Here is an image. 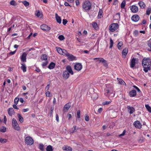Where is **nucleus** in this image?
Segmentation results:
<instances>
[{
  "mask_svg": "<svg viewBox=\"0 0 151 151\" xmlns=\"http://www.w3.org/2000/svg\"><path fill=\"white\" fill-rule=\"evenodd\" d=\"M133 87L134 88H135L137 91L139 93V95L141 94V91H140V89L138 88V87L134 85L133 86Z\"/></svg>",
  "mask_w": 151,
  "mask_h": 151,
  "instance_id": "37998d69",
  "label": "nucleus"
},
{
  "mask_svg": "<svg viewBox=\"0 0 151 151\" xmlns=\"http://www.w3.org/2000/svg\"><path fill=\"white\" fill-rule=\"evenodd\" d=\"M117 79L118 81H119V83L123 85L124 83L125 84L124 81L122 79L117 78Z\"/></svg>",
  "mask_w": 151,
  "mask_h": 151,
  "instance_id": "58836bf2",
  "label": "nucleus"
},
{
  "mask_svg": "<svg viewBox=\"0 0 151 151\" xmlns=\"http://www.w3.org/2000/svg\"><path fill=\"white\" fill-rule=\"evenodd\" d=\"M63 149L65 151H72V149L71 147L67 146L63 147Z\"/></svg>",
  "mask_w": 151,
  "mask_h": 151,
  "instance_id": "b1692460",
  "label": "nucleus"
},
{
  "mask_svg": "<svg viewBox=\"0 0 151 151\" xmlns=\"http://www.w3.org/2000/svg\"><path fill=\"white\" fill-rule=\"evenodd\" d=\"M22 3L25 6H27L29 5V3L26 1H23Z\"/></svg>",
  "mask_w": 151,
  "mask_h": 151,
  "instance_id": "de8ad7c7",
  "label": "nucleus"
},
{
  "mask_svg": "<svg viewBox=\"0 0 151 151\" xmlns=\"http://www.w3.org/2000/svg\"><path fill=\"white\" fill-rule=\"evenodd\" d=\"M55 66V63L53 62H51L48 66V68L50 69H52L54 68Z\"/></svg>",
  "mask_w": 151,
  "mask_h": 151,
  "instance_id": "bb28decb",
  "label": "nucleus"
},
{
  "mask_svg": "<svg viewBox=\"0 0 151 151\" xmlns=\"http://www.w3.org/2000/svg\"><path fill=\"white\" fill-rule=\"evenodd\" d=\"M142 65L144 68V70L147 72L151 69V59L150 58H144L142 60Z\"/></svg>",
  "mask_w": 151,
  "mask_h": 151,
  "instance_id": "f257e3e1",
  "label": "nucleus"
},
{
  "mask_svg": "<svg viewBox=\"0 0 151 151\" xmlns=\"http://www.w3.org/2000/svg\"><path fill=\"white\" fill-rule=\"evenodd\" d=\"M22 66L21 67V69L22 70L23 72H25L26 71V67L25 64H22Z\"/></svg>",
  "mask_w": 151,
  "mask_h": 151,
  "instance_id": "a878e982",
  "label": "nucleus"
},
{
  "mask_svg": "<svg viewBox=\"0 0 151 151\" xmlns=\"http://www.w3.org/2000/svg\"><path fill=\"white\" fill-rule=\"evenodd\" d=\"M47 59V56L45 54H42L41 56V59L42 60H46Z\"/></svg>",
  "mask_w": 151,
  "mask_h": 151,
  "instance_id": "7c9ffc66",
  "label": "nucleus"
},
{
  "mask_svg": "<svg viewBox=\"0 0 151 151\" xmlns=\"http://www.w3.org/2000/svg\"><path fill=\"white\" fill-rule=\"evenodd\" d=\"M92 4L89 1L84 2L82 5L83 9L85 10H88L91 9Z\"/></svg>",
  "mask_w": 151,
  "mask_h": 151,
  "instance_id": "7ed1b4c3",
  "label": "nucleus"
},
{
  "mask_svg": "<svg viewBox=\"0 0 151 151\" xmlns=\"http://www.w3.org/2000/svg\"><path fill=\"white\" fill-rule=\"evenodd\" d=\"M19 100V98L17 97L14 100V103L15 104H17Z\"/></svg>",
  "mask_w": 151,
  "mask_h": 151,
  "instance_id": "5fc2aeb1",
  "label": "nucleus"
},
{
  "mask_svg": "<svg viewBox=\"0 0 151 151\" xmlns=\"http://www.w3.org/2000/svg\"><path fill=\"white\" fill-rule=\"evenodd\" d=\"M93 60H96L97 62H99V63H103L104 65L105 66H107L106 60L103 58H95L93 59Z\"/></svg>",
  "mask_w": 151,
  "mask_h": 151,
  "instance_id": "0eeeda50",
  "label": "nucleus"
},
{
  "mask_svg": "<svg viewBox=\"0 0 151 151\" xmlns=\"http://www.w3.org/2000/svg\"><path fill=\"white\" fill-rule=\"evenodd\" d=\"M98 97L97 94L95 93H93V94L91 96V98L93 99H96Z\"/></svg>",
  "mask_w": 151,
  "mask_h": 151,
  "instance_id": "c9c22d12",
  "label": "nucleus"
},
{
  "mask_svg": "<svg viewBox=\"0 0 151 151\" xmlns=\"http://www.w3.org/2000/svg\"><path fill=\"white\" fill-rule=\"evenodd\" d=\"M56 119L57 122H58L59 121L58 115V114L56 115Z\"/></svg>",
  "mask_w": 151,
  "mask_h": 151,
  "instance_id": "338daca9",
  "label": "nucleus"
},
{
  "mask_svg": "<svg viewBox=\"0 0 151 151\" xmlns=\"http://www.w3.org/2000/svg\"><path fill=\"white\" fill-rule=\"evenodd\" d=\"M58 38L60 40H63L65 39L64 37L62 35H59Z\"/></svg>",
  "mask_w": 151,
  "mask_h": 151,
  "instance_id": "09e8293b",
  "label": "nucleus"
},
{
  "mask_svg": "<svg viewBox=\"0 0 151 151\" xmlns=\"http://www.w3.org/2000/svg\"><path fill=\"white\" fill-rule=\"evenodd\" d=\"M68 53L66 50L64 49H63L62 53H61V54L66 56Z\"/></svg>",
  "mask_w": 151,
  "mask_h": 151,
  "instance_id": "72a5a7b5",
  "label": "nucleus"
},
{
  "mask_svg": "<svg viewBox=\"0 0 151 151\" xmlns=\"http://www.w3.org/2000/svg\"><path fill=\"white\" fill-rule=\"evenodd\" d=\"M80 112L79 110H78L77 111V117L78 118H80Z\"/></svg>",
  "mask_w": 151,
  "mask_h": 151,
  "instance_id": "052dcab7",
  "label": "nucleus"
},
{
  "mask_svg": "<svg viewBox=\"0 0 151 151\" xmlns=\"http://www.w3.org/2000/svg\"><path fill=\"white\" fill-rule=\"evenodd\" d=\"M14 113V111L13 109L12 108H10L8 110V114L10 116L13 115Z\"/></svg>",
  "mask_w": 151,
  "mask_h": 151,
  "instance_id": "4be33fe9",
  "label": "nucleus"
},
{
  "mask_svg": "<svg viewBox=\"0 0 151 151\" xmlns=\"http://www.w3.org/2000/svg\"><path fill=\"white\" fill-rule=\"evenodd\" d=\"M6 131V128L4 127H2L0 128V132L4 133Z\"/></svg>",
  "mask_w": 151,
  "mask_h": 151,
  "instance_id": "e433bc0d",
  "label": "nucleus"
},
{
  "mask_svg": "<svg viewBox=\"0 0 151 151\" xmlns=\"http://www.w3.org/2000/svg\"><path fill=\"white\" fill-rule=\"evenodd\" d=\"M7 140L5 139L0 138V142L2 143H4L6 142Z\"/></svg>",
  "mask_w": 151,
  "mask_h": 151,
  "instance_id": "ea45409f",
  "label": "nucleus"
},
{
  "mask_svg": "<svg viewBox=\"0 0 151 151\" xmlns=\"http://www.w3.org/2000/svg\"><path fill=\"white\" fill-rule=\"evenodd\" d=\"M115 94V92L113 88L109 84L106 85L104 94L110 98L114 97Z\"/></svg>",
  "mask_w": 151,
  "mask_h": 151,
  "instance_id": "f03ea898",
  "label": "nucleus"
},
{
  "mask_svg": "<svg viewBox=\"0 0 151 151\" xmlns=\"http://www.w3.org/2000/svg\"><path fill=\"white\" fill-rule=\"evenodd\" d=\"M16 52V50H15L14 51H13V52H11L9 53V55H13ZM8 55H9V54H8Z\"/></svg>",
  "mask_w": 151,
  "mask_h": 151,
  "instance_id": "bf43d9fd",
  "label": "nucleus"
},
{
  "mask_svg": "<svg viewBox=\"0 0 151 151\" xmlns=\"http://www.w3.org/2000/svg\"><path fill=\"white\" fill-rule=\"evenodd\" d=\"M151 13V9L150 8H148L146 11V14L149 15Z\"/></svg>",
  "mask_w": 151,
  "mask_h": 151,
  "instance_id": "49530a36",
  "label": "nucleus"
},
{
  "mask_svg": "<svg viewBox=\"0 0 151 151\" xmlns=\"http://www.w3.org/2000/svg\"><path fill=\"white\" fill-rule=\"evenodd\" d=\"M93 27L95 29H96L97 27V25L96 22H94L92 24Z\"/></svg>",
  "mask_w": 151,
  "mask_h": 151,
  "instance_id": "864d4df0",
  "label": "nucleus"
},
{
  "mask_svg": "<svg viewBox=\"0 0 151 151\" xmlns=\"http://www.w3.org/2000/svg\"><path fill=\"white\" fill-rule=\"evenodd\" d=\"M56 50L59 54H61L62 53L63 49H61L60 48L56 47Z\"/></svg>",
  "mask_w": 151,
  "mask_h": 151,
  "instance_id": "79ce46f5",
  "label": "nucleus"
},
{
  "mask_svg": "<svg viewBox=\"0 0 151 151\" xmlns=\"http://www.w3.org/2000/svg\"><path fill=\"white\" fill-rule=\"evenodd\" d=\"M128 111L130 114H132L134 111V109L132 106H128Z\"/></svg>",
  "mask_w": 151,
  "mask_h": 151,
  "instance_id": "393cba45",
  "label": "nucleus"
},
{
  "mask_svg": "<svg viewBox=\"0 0 151 151\" xmlns=\"http://www.w3.org/2000/svg\"><path fill=\"white\" fill-rule=\"evenodd\" d=\"M55 17L57 22L59 24L61 23V18L58 15L57 13H55Z\"/></svg>",
  "mask_w": 151,
  "mask_h": 151,
  "instance_id": "aec40b11",
  "label": "nucleus"
},
{
  "mask_svg": "<svg viewBox=\"0 0 151 151\" xmlns=\"http://www.w3.org/2000/svg\"><path fill=\"white\" fill-rule=\"evenodd\" d=\"M79 129V127H76V126H74L70 129L69 132L70 133H73L76 132Z\"/></svg>",
  "mask_w": 151,
  "mask_h": 151,
  "instance_id": "4468645a",
  "label": "nucleus"
},
{
  "mask_svg": "<svg viewBox=\"0 0 151 151\" xmlns=\"http://www.w3.org/2000/svg\"><path fill=\"white\" fill-rule=\"evenodd\" d=\"M136 94V92L134 90H133L131 91L129 93V95L131 97H134L135 96Z\"/></svg>",
  "mask_w": 151,
  "mask_h": 151,
  "instance_id": "6ab92c4d",
  "label": "nucleus"
},
{
  "mask_svg": "<svg viewBox=\"0 0 151 151\" xmlns=\"http://www.w3.org/2000/svg\"><path fill=\"white\" fill-rule=\"evenodd\" d=\"M126 130H124L123 131V132H122V133L119 135V137H120L121 136H124V135H125V134L126 133Z\"/></svg>",
  "mask_w": 151,
  "mask_h": 151,
  "instance_id": "603ef678",
  "label": "nucleus"
},
{
  "mask_svg": "<svg viewBox=\"0 0 151 151\" xmlns=\"http://www.w3.org/2000/svg\"><path fill=\"white\" fill-rule=\"evenodd\" d=\"M145 107L148 111L150 113H151V107L149 105V104H145Z\"/></svg>",
  "mask_w": 151,
  "mask_h": 151,
  "instance_id": "473e14b6",
  "label": "nucleus"
},
{
  "mask_svg": "<svg viewBox=\"0 0 151 151\" xmlns=\"http://www.w3.org/2000/svg\"><path fill=\"white\" fill-rule=\"evenodd\" d=\"M126 4L125 1H123L121 3V7L122 9H124V8L125 5Z\"/></svg>",
  "mask_w": 151,
  "mask_h": 151,
  "instance_id": "c03bdc74",
  "label": "nucleus"
},
{
  "mask_svg": "<svg viewBox=\"0 0 151 151\" xmlns=\"http://www.w3.org/2000/svg\"><path fill=\"white\" fill-rule=\"evenodd\" d=\"M139 17L137 14H135L132 16L131 17V19L132 21L134 22H137L139 19Z\"/></svg>",
  "mask_w": 151,
  "mask_h": 151,
  "instance_id": "9d476101",
  "label": "nucleus"
},
{
  "mask_svg": "<svg viewBox=\"0 0 151 151\" xmlns=\"http://www.w3.org/2000/svg\"><path fill=\"white\" fill-rule=\"evenodd\" d=\"M18 116L19 118V121L21 122L22 123L23 122V118L21 116V115L18 114Z\"/></svg>",
  "mask_w": 151,
  "mask_h": 151,
  "instance_id": "c756f323",
  "label": "nucleus"
},
{
  "mask_svg": "<svg viewBox=\"0 0 151 151\" xmlns=\"http://www.w3.org/2000/svg\"><path fill=\"white\" fill-rule=\"evenodd\" d=\"M10 4L12 6H16L17 5L15 1L14 0L11 1L10 3Z\"/></svg>",
  "mask_w": 151,
  "mask_h": 151,
  "instance_id": "8fccbe9b",
  "label": "nucleus"
},
{
  "mask_svg": "<svg viewBox=\"0 0 151 151\" xmlns=\"http://www.w3.org/2000/svg\"><path fill=\"white\" fill-rule=\"evenodd\" d=\"M134 125L136 128L138 129L141 128L142 126L141 124L138 121H136L134 122Z\"/></svg>",
  "mask_w": 151,
  "mask_h": 151,
  "instance_id": "9b49d317",
  "label": "nucleus"
},
{
  "mask_svg": "<svg viewBox=\"0 0 151 151\" xmlns=\"http://www.w3.org/2000/svg\"><path fill=\"white\" fill-rule=\"evenodd\" d=\"M127 52V49L125 48L122 51V55L124 56L125 57L126 56Z\"/></svg>",
  "mask_w": 151,
  "mask_h": 151,
  "instance_id": "4c0bfd02",
  "label": "nucleus"
},
{
  "mask_svg": "<svg viewBox=\"0 0 151 151\" xmlns=\"http://www.w3.org/2000/svg\"><path fill=\"white\" fill-rule=\"evenodd\" d=\"M44 145L42 144L41 143L39 145V148L41 150V151H44Z\"/></svg>",
  "mask_w": 151,
  "mask_h": 151,
  "instance_id": "2f4dec72",
  "label": "nucleus"
},
{
  "mask_svg": "<svg viewBox=\"0 0 151 151\" xmlns=\"http://www.w3.org/2000/svg\"><path fill=\"white\" fill-rule=\"evenodd\" d=\"M48 64V62L47 61H45L44 62H43L42 64V66L43 67L45 66H46Z\"/></svg>",
  "mask_w": 151,
  "mask_h": 151,
  "instance_id": "4d7b16f0",
  "label": "nucleus"
},
{
  "mask_svg": "<svg viewBox=\"0 0 151 151\" xmlns=\"http://www.w3.org/2000/svg\"><path fill=\"white\" fill-rule=\"evenodd\" d=\"M27 55V54L25 52H24L22 54L21 58V60L23 62L26 61V57Z\"/></svg>",
  "mask_w": 151,
  "mask_h": 151,
  "instance_id": "ddd939ff",
  "label": "nucleus"
},
{
  "mask_svg": "<svg viewBox=\"0 0 151 151\" xmlns=\"http://www.w3.org/2000/svg\"><path fill=\"white\" fill-rule=\"evenodd\" d=\"M119 25L117 23H113L109 26V30L113 32L116 30L118 27Z\"/></svg>",
  "mask_w": 151,
  "mask_h": 151,
  "instance_id": "423d86ee",
  "label": "nucleus"
},
{
  "mask_svg": "<svg viewBox=\"0 0 151 151\" xmlns=\"http://www.w3.org/2000/svg\"><path fill=\"white\" fill-rule=\"evenodd\" d=\"M25 142L28 145H31L34 142L33 139L30 137H26L25 139Z\"/></svg>",
  "mask_w": 151,
  "mask_h": 151,
  "instance_id": "39448f33",
  "label": "nucleus"
},
{
  "mask_svg": "<svg viewBox=\"0 0 151 151\" xmlns=\"http://www.w3.org/2000/svg\"><path fill=\"white\" fill-rule=\"evenodd\" d=\"M85 120L86 121H88L89 120V117L88 116H86L85 117Z\"/></svg>",
  "mask_w": 151,
  "mask_h": 151,
  "instance_id": "680f3d73",
  "label": "nucleus"
},
{
  "mask_svg": "<svg viewBox=\"0 0 151 151\" xmlns=\"http://www.w3.org/2000/svg\"><path fill=\"white\" fill-rule=\"evenodd\" d=\"M19 101L22 103H23V102H24V99H23V98H21L20 99H19Z\"/></svg>",
  "mask_w": 151,
  "mask_h": 151,
  "instance_id": "69168bd1",
  "label": "nucleus"
},
{
  "mask_svg": "<svg viewBox=\"0 0 151 151\" xmlns=\"http://www.w3.org/2000/svg\"><path fill=\"white\" fill-rule=\"evenodd\" d=\"M49 84H48L47 86L45 88V91H47L49 90Z\"/></svg>",
  "mask_w": 151,
  "mask_h": 151,
  "instance_id": "0e129e2a",
  "label": "nucleus"
},
{
  "mask_svg": "<svg viewBox=\"0 0 151 151\" xmlns=\"http://www.w3.org/2000/svg\"><path fill=\"white\" fill-rule=\"evenodd\" d=\"M103 13V11L102 10L100 9L99 12V14L98 15V18H101L102 17Z\"/></svg>",
  "mask_w": 151,
  "mask_h": 151,
  "instance_id": "f704fd0d",
  "label": "nucleus"
},
{
  "mask_svg": "<svg viewBox=\"0 0 151 151\" xmlns=\"http://www.w3.org/2000/svg\"><path fill=\"white\" fill-rule=\"evenodd\" d=\"M110 45L109 46V48H111L112 47H113V44H114L113 41L112 39H111V38L110 39Z\"/></svg>",
  "mask_w": 151,
  "mask_h": 151,
  "instance_id": "a18cd8bd",
  "label": "nucleus"
},
{
  "mask_svg": "<svg viewBox=\"0 0 151 151\" xmlns=\"http://www.w3.org/2000/svg\"><path fill=\"white\" fill-rule=\"evenodd\" d=\"M74 69L77 70H80L82 68V66L81 64L79 63H76L74 66Z\"/></svg>",
  "mask_w": 151,
  "mask_h": 151,
  "instance_id": "1a4fd4ad",
  "label": "nucleus"
},
{
  "mask_svg": "<svg viewBox=\"0 0 151 151\" xmlns=\"http://www.w3.org/2000/svg\"><path fill=\"white\" fill-rule=\"evenodd\" d=\"M46 151H53V149L51 145L48 146L46 149Z\"/></svg>",
  "mask_w": 151,
  "mask_h": 151,
  "instance_id": "cd10ccee",
  "label": "nucleus"
},
{
  "mask_svg": "<svg viewBox=\"0 0 151 151\" xmlns=\"http://www.w3.org/2000/svg\"><path fill=\"white\" fill-rule=\"evenodd\" d=\"M65 71H68L69 73L72 75L73 74V73L72 68L70 65L67 66L66 67V70Z\"/></svg>",
  "mask_w": 151,
  "mask_h": 151,
  "instance_id": "dca6fc26",
  "label": "nucleus"
},
{
  "mask_svg": "<svg viewBox=\"0 0 151 151\" xmlns=\"http://www.w3.org/2000/svg\"><path fill=\"white\" fill-rule=\"evenodd\" d=\"M45 94L46 96L49 97L50 96V93L49 91H48Z\"/></svg>",
  "mask_w": 151,
  "mask_h": 151,
  "instance_id": "e2e57ef3",
  "label": "nucleus"
},
{
  "mask_svg": "<svg viewBox=\"0 0 151 151\" xmlns=\"http://www.w3.org/2000/svg\"><path fill=\"white\" fill-rule=\"evenodd\" d=\"M130 8L131 11L134 13L137 12L138 11V6L135 5H133L130 6Z\"/></svg>",
  "mask_w": 151,
  "mask_h": 151,
  "instance_id": "6e6552de",
  "label": "nucleus"
},
{
  "mask_svg": "<svg viewBox=\"0 0 151 151\" xmlns=\"http://www.w3.org/2000/svg\"><path fill=\"white\" fill-rule=\"evenodd\" d=\"M35 15L36 16H37L38 17H39V16H40V11H39L38 12H37V14H36Z\"/></svg>",
  "mask_w": 151,
  "mask_h": 151,
  "instance_id": "774afa93",
  "label": "nucleus"
},
{
  "mask_svg": "<svg viewBox=\"0 0 151 151\" xmlns=\"http://www.w3.org/2000/svg\"><path fill=\"white\" fill-rule=\"evenodd\" d=\"M69 73L68 71H65L63 73V77L64 78L67 79L69 76Z\"/></svg>",
  "mask_w": 151,
  "mask_h": 151,
  "instance_id": "412c9836",
  "label": "nucleus"
},
{
  "mask_svg": "<svg viewBox=\"0 0 151 151\" xmlns=\"http://www.w3.org/2000/svg\"><path fill=\"white\" fill-rule=\"evenodd\" d=\"M68 21L66 19H63V23L64 25H65L67 23Z\"/></svg>",
  "mask_w": 151,
  "mask_h": 151,
  "instance_id": "13d9d810",
  "label": "nucleus"
},
{
  "mask_svg": "<svg viewBox=\"0 0 151 151\" xmlns=\"http://www.w3.org/2000/svg\"><path fill=\"white\" fill-rule=\"evenodd\" d=\"M66 56L67 57L68 59L70 61L74 60L75 58V57L74 56L71 54H70L69 53H68Z\"/></svg>",
  "mask_w": 151,
  "mask_h": 151,
  "instance_id": "f3484780",
  "label": "nucleus"
},
{
  "mask_svg": "<svg viewBox=\"0 0 151 151\" xmlns=\"http://www.w3.org/2000/svg\"><path fill=\"white\" fill-rule=\"evenodd\" d=\"M54 109V106L53 105L52 106H51V108H50V116H51L52 114V113L53 112V111Z\"/></svg>",
  "mask_w": 151,
  "mask_h": 151,
  "instance_id": "3c124183",
  "label": "nucleus"
},
{
  "mask_svg": "<svg viewBox=\"0 0 151 151\" xmlns=\"http://www.w3.org/2000/svg\"><path fill=\"white\" fill-rule=\"evenodd\" d=\"M12 123L13 128L15 130L19 131L20 128L15 119L13 118L12 119Z\"/></svg>",
  "mask_w": 151,
  "mask_h": 151,
  "instance_id": "20e7f679",
  "label": "nucleus"
},
{
  "mask_svg": "<svg viewBox=\"0 0 151 151\" xmlns=\"http://www.w3.org/2000/svg\"><path fill=\"white\" fill-rule=\"evenodd\" d=\"M70 107V106L69 104H65L64 107L63 111L64 112H65L67 111Z\"/></svg>",
  "mask_w": 151,
  "mask_h": 151,
  "instance_id": "5701e85b",
  "label": "nucleus"
},
{
  "mask_svg": "<svg viewBox=\"0 0 151 151\" xmlns=\"http://www.w3.org/2000/svg\"><path fill=\"white\" fill-rule=\"evenodd\" d=\"M111 102V100H110L109 101H105L102 104H109Z\"/></svg>",
  "mask_w": 151,
  "mask_h": 151,
  "instance_id": "6e6d98bb",
  "label": "nucleus"
},
{
  "mask_svg": "<svg viewBox=\"0 0 151 151\" xmlns=\"http://www.w3.org/2000/svg\"><path fill=\"white\" fill-rule=\"evenodd\" d=\"M41 28L44 30H49L50 29V27L46 24H42L41 26Z\"/></svg>",
  "mask_w": 151,
  "mask_h": 151,
  "instance_id": "f8f14e48",
  "label": "nucleus"
},
{
  "mask_svg": "<svg viewBox=\"0 0 151 151\" xmlns=\"http://www.w3.org/2000/svg\"><path fill=\"white\" fill-rule=\"evenodd\" d=\"M123 42H120L118 43L117 45V47L120 50L121 49V48Z\"/></svg>",
  "mask_w": 151,
  "mask_h": 151,
  "instance_id": "a19ab883",
  "label": "nucleus"
},
{
  "mask_svg": "<svg viewBox=\"0 0 151 151\" xmlns=\"http://www.w3.org/2000/svg\"><path fill=\"white\" fill-rule=\"evenodd\" d=\"M138 4L141 9L144 8L146 6L145 3L142 1H139L138 3Z\"/></svg>",
  "mask_w": 151,
  "mask_h": 151,
  "instance_id": "a211bd4d",
  "label": "nucleus"
},
{
  "mask_svg": "<svg viewBox=\"0 0 151 151\" xmlns=\"http://www.w3.org/2000/svg\"><path fill=\"white\" fill-rule=\"evenodd\" d=\"M147 45L150 47V49H148V50L151 51V38L147 41Z\"/></svg>",
  "mask_w": 151,
  "mask_h": 151,
  "instance_id": "c85d7f7f",
  "label": "nucleus"
},
{
  "mask_svg": "<svg viewBox=\"0 0 151 151\" xmlns=\"http://www.w3.org/2000/svg\"><path fill=\"white\" fill-rule=\"evenodd\" d=\"M135 61L136 59L134 58L131 60L130 65L131 68H133L134 67L135 65Z\"/></svg>",
  "mask_w": 151,
  "mask_h": 151,
  "instance_id": "2eb2a0df",
  "label": "nucleus"
}]
</instances>
